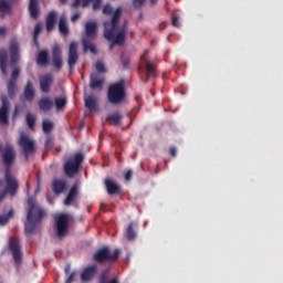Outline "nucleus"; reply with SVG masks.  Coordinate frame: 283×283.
<instances>
[{
  "label": "nucleus",
  "instance_id": "nucleus-1",
  "mask_svg": "<svg viewBox=\"0 0 283 283\" xmlns=\"http://www.w3.org/2000/svg\"><path fill=\"white\" fill-rule=\"evenodd\" d=\"M45 218V210L39 206L35 197L28 198V211H27V222L24 224V232L27 235H32L36 233V229L41 227Z\"/></svg>",
  "mask_w": 283,
  "mask_h": 283
},
{
  "label": "nucleus",
  "instance_id": "nucleus-2",
  "mask_svg": "<svg viewBox=\"0 0 283 283\" xmlns=\"http://www.w3.org/2000/svg\"><path fill=\"white\" fill-rule=\"evenodd\" d=\"M120 14H123V8L119 7L113 13L112 21L104 23V36L107 39V41L113 43L111 45V50L114 48V45H123V43H125V24L123 29H118Z\"/></svg>",
  "mask_w": 283,
  "mask_h": 283
},
{
  "label": "nucleus",
  "instance_id": "nucleus-3",
  "mask_svg": "<svg viewBox=\"0 0 283 283\" xmlns=\"http://www.w3.org/2000/svg\"><path fill=\"white\" fill-rule=\"evenodd\" d=\"M125 78L119 80L108 86L107 101L111 105H123L127 101V92L125 91Z\"/></svg>",
  "mask_w": 283,
  "mask_h": 283
},
{
  "label": "nucleus",
  "instance_id": "nucleus-4",
  "mask_svg": "<svg viewBox=\"0 0 283 283\" xmlns=\"http://www.w3.org/2000/svg\"><path fill=\"white\" fill-rule=\"evenodd\" d=\"M96 34H98V23H96V21L87 22L85 24V35L82 39L84 52H90L91 54H98L96 44L92 42L94 41V39H96Z\"/></svg>",
  "mask_w": 283,
  "mask_h": 283
},
{
  "label": "nucleus",
  "instance_id": "nucleus-5",
  "mask_svg": "<svg viewBox=\"0 0 283 283\" xmlns=\"http://www.w3.org/2000/svg\"><path fill=\"white\" fill-rule=\"evenodd\" d=\"M7 187L2 179H0V202H3V199L8 193L10 196H17L19 191V181L12 177L11 172H6Z\"/></svg>",
  "mask_w": 283,
  "mask_h": 283
},
{
  "label": "nucleus",
  "instance_id": "nucleus-6",
  "mask_svg": "<svg viewBox=\"0 0 283 283\" xmlns=\"http://www.w3.org/2000/svg\"><path fill=\"white\" fill-rule=\"evenodd\" d=\"M18 145L22 149V156H24L25 160H30V156L36 154V142L25 133L20 134Z\"/></svg>",
  "mask_w": 283,
  "mask_h": 283
},
{
  "label": "nucleus",
  "instance_id": "nucleus-7",
  "mask_svg": "<svg viewBox=\"0 0 283 283\" xmlns=\"http://www.w3.org/2000/svg\"><path fill=\"white\" fill-rule=\"evenodd\" d=\"M118 255H120L119 249H115L114 252H112L109 247H103L94 253L93 260L98 262V264H104V262H116Z\"/></svg>",
  "mask_w": 283,
  "mask_h": 283
},
{
  "label": "nucleus",
  "instance_id": "nucleus-8",
  "mask_svg": "<svg viewBox=\"0 0 283 283\" xmlns=\"http://www.w3.org/2000/svg\"><path fill=\"white\" fill-rule=\"evenodd\" d=\"M83 154L77 153L73 157H70L64 164V174L67 178H74L83 165Z\"/></svg>",
  "mask_w": 283,
  "mask_h": 283
},
{
  "label": "nucleus",
  "instance_id": "nucleus-9",
  "mask_svg": "<svg viewBox=\"0 0 283 283\" xmlns=\"http://www.w3.org/2000/svg\"><path fill=\"white\" fill-rule=\"evenodd\" d=\"M17 160V151L12 145H7L2 153V163L6 169V174H11L12 165Z\"/></svg>",
  "mask_w": 283,
  "mask_h": 283
},
{
  "label": "nucleus",
  "instance_id": "nucleus-10",
  "mask_svg": "<svg viewBox=\"0 0 283 283\" xmlns=\"http://www.w3.org/2000/svg\"><path fill=\"white\" fill-rule=\"evenodd\" d=\"M56 231L57 238H65L67 235V231H70V214L62 213L56 219Z\"/></svg>",
  "mask_w": 283,
  "mask_h": 283
},
{
  "label": "nucleus",
  "instance_id": "nucleus-11",
  "mask_svg": "<svg viewBox=\"0 0 283 283\" xmlns=\"http://www.w3.org/2000/svg\"><path fill=\"white\" fill-rule=\"evenodd\" d=\"M0 125H10V99L7 96L1 97Z\"/></svg>",
  "mask_w": 283,
  "mask_h": 283
},
{
  "label": "nucleus",
  "instance_id": "nucleus-12",
  "mask_svg": "<svg viewBox=\"0 0 283 283\" xmlns=\"http://www.w3.org/2000/svg\"><path fill=\"white\" fill-rule=\"evenodd\" d=\"M9 247L15 264H21V261L23 260V253L21 252V243L19 242V239L11 238L9 241Z\"/></svg>",
  "mask_w": 283,
  "mask_h": 283
},
{
  "label": "nucleus",
  "instance_id": "nucleus-13",
  "mask_svg": "<svg viewBox=\"0 0 283 283\" xmlns=\"http://www.w3.org/2000/svg\"><path fill=\"white\" fill-rule=\"evenodd\" d=\"M10 54H11V65H15V69H13V72H21V67L17 65L19 63V42L11 41L10 44Z\"/></svg>",
  "mask_w": 283,
  "mask_h": 283
},
{
  "label": "nucleus",
  "instance_id": "nucleus-14",
  "mask_svg": "<svg viewBox=\"0 0 283 283\" xmlns=\"http://www.w3.org/2000/svg\"><path fill=\"white\" fill-rule=\"evenodd\" d=\"M96 273H98V265L93 264L86 266L81 274L82 282H92L96 276Z\"/></svg>",
  "mask_w": 283,
  "mask_h": 283
},
{
  "label": "nucleus",
  "instance_id": "nucleus-15",
  "mask_svg": "<svg viewBox=\"0 0 283 283\" xmlns=\"http://www.w3.org/2000/svg\"><path fill=\"white\" fill-rule=\"evenodd\" d=\"M76 61H78V43L72 42L69 49V65L71 69L76 65Z\"/></svg>",
  "mask_w": 283,
  "mask_h": 283
},
{
  "label": "nucleus",
  "instance_id": "nucleus-16",
  "mask_svg": "<svg viewBox=\"0 0 283 283\" xmlns=\"http://www.w3.org/2000/svg\"><path fill=\"white\" fill-rule=\"evenodd\" d=\"M105 83V77L101 75V73H92L90 87L91 90H103V85Z\"/></svg>",
  "mask_w": 283,
  "mask_h": 283
},
{
  "label": "nucleus",
  "instance_id": "nucleus-17",
  "mask_svg": "<svg viewBox=\"0 0 283 283\" xmlns=\"http://www.w3.org/2000/svg\"><path fill=\"white\" fill-rule=\"evenodd\" d=\"M52 191L55 196H61L67 191V180L65 179H55L52 184Z\"/></svg>",
  "mask_w": 283,
  "mask_h": 283
},
{
  "label": "nucleus",
  "instance_id": "nucleus-18",
  "mask_svg": "<svg viewBox=\"0 0 283 283\" xmlns=\"http://www.w3.org/2000/svg\"><path fill=\"white\" fill-rule=\"evenodd\" d=\"M102 1L103 0H75L72 8H78V6H82V8H87L88 3H93L94 10H99Z\"/></svg>",
  "mask_w": 283,
  "mask_h": 283
},
{
  "label": "nucleus",
  "instance_id": "nucleus-19",
  "mask_svg": "<svg viewBox=\"0 0 283 283\" xmlns=\"http://www.w3.org/2000/svg\"><path fill=\"white\" fill-rule=\"evenodd\" d=\"M35 95L36 92L34 91V84L32 83V81H28L23 92L24 101L32 103V101H34Z\"/></svg>",
  "mask_w": 283,
  "mask_h": 283
},
{
  "label": "nucleus",
  "instance_id": "nucleus-20",
  "mask_svg": "<svg viewBox=\"0 0 283 283\" xmlns=\"http://www.w3.org/2000/svg\"><path fill=\"white\" fill-rule=\"evenodd\" d=\"M77 196H78V184H74L64 200V205L66 207H70V205H74V200H76Z\"/></svg>",
  "mask_w": 283,
  "mask_h": 283
},
{
  "label": "nucleus",
  "instance_id": "nucleus-21",
  "mask_svg": "<svg viewBox=\"0 0 283 283\" xmlns=\"http://www.w3.org/2000/svg\"><path fill=\"white\" fill-rule=\"evenodd\" d=\"M29 12L31 19H39V15L41 14V9L39 8V0H30Z\"/></svg>",
  "mask_w": 283,
  "mask_h": 283
},
{
  "label": "nucleus",
  "instance_id": "nucleus-22",
  "mask_svg": "<svg viewBox=\"0 0 283 283\" xmlns=\"http://www.w3.org/2000/svg\"><path fill=\"white\" fill-rule=\"evenodd\" d=\"M105 187H106L107 193L109 196H116V193H118V191H120V186H118V184H116L112 179L105 180Z\"/></svg>",
  "mask_w": 283,
  "mask_h": 283
},
{
  "label": "nucleus",
  "instance_id": "nucleus-23",
  "mask_svg": "<svg viewBox=\"0 0 283 283\" xmlns=\"http://www.w3.org/2000/svg\"><path fill=\"white\" fill-rule=\"evenodd\" d=\"M54 80L52 78V75H44L40 78V87L41 91L44 92V94H48L50 92V86L52 85V82Z\"/></svg>",
  "mask_w": 283,
  "mask_h": 283
},
{
  "label": "nucleus",
  "instance_id": "nucleus-24",
  "mask_svg": "<svg viewBox=\"0 0 283 283\" xmlns=\"http://www.w3.org/2000/svg\"><path fill=\"white\" fill-rule=\"evenodd\" d=\"M84 103L85 107L90 109V112H95L98 98L96 96L88 95L84 98Z\"/></svg>",
  "mask_w": 283,
  "mask_h": 283
},
{
  "label": "nucleus",
  "instance_id": "nucleus-25",
  "mask_svg": "<svg viewBox=\"0 0 283 283\" xmlns=\"http://www.w3.org/2000/svg\"><path fill=\"white\" fill-rule=\"evenodd\" d=\"M38 105L42 112H50L52 109V105H54V102H52L49 97H43L38 102Z\"/></svg>",
  "mask_w": 283,
  "mask_h": 283
},
{
  "label": "nucleus",
  "instance_id": "nucleus-26",
  "mask_svg": "<svg viewBox=\"0 0 283 283\" xmlns=\"http://www.w3.org/2000/svg\"><path fill=\"white\" fill-rule=\"evenodd\" d=\"M56 23V11H51L46 17V30L52 32Z\"/></svg>",
  "mask_w": 283,
  "mask_h": 283
},
{
  "label": "nucleus",
  "instance_id": "nucleus-27",
  "mask_svg": "<svg viewBox=\"0 0 283 283\" xmlns=\"http://www.w3.org/2000/svg\"><path fill=\"white\" fill-rule=\"evenodd\" d=\"M106 120L109 123V125L118 127V125H120V120H123V115L120 113H113L106 116Z\"/></svg>",
  "mask_w": 283,
  "mask_h": 283
},
{
  "label": "nucleus",
  "instance_id": "nucleus-28",
  "mask_svg": "<svg viewBox=\"0 0 283 283\" xmlns=\"http://www.w3.org/2000/svg\"><path fill=\"white\" fill-rule=\"evenodd\" d=\"M8 67V51L6 49L0 50V70L6 72Z\"/></svg>",
  "mask_w": 283,
  "mask_h": 283
},
{
  "label": "nucleus",
  "instance_id": "nucleus-29",
  "mask_svg": "<svg viewBox=\"0 0 283 283\" xmlns=\"http://www.w3.org/2000/svg\"><path fill=\"white\" fill-rule=\"evenodd\" d=\"M19 72H12V78L8 84V92L10 96L14 95V90H17V78H19Z\"/></svg>",
  "mask_w": 283,
  "mask_h": 283
},
{
  "label": "nucleus",
  "instance_id": "nucleus-30",
  "mask_svg": "<svg viewBox=\"0 0 283 283\" xmlns=\"http://www.w3.org/2000/svg\"><path fill=\"white\" fill-rule=\"evenodd\" d=\"M59 30L61 34H70V29L67 28V18L62 14L59 22Z\"/></svg>",
  "mask_w": 283,
  "mask_h": 283
},
{
  "label": "nucleus",
  "instance_id": "nucleus-31",
  "mask_svg": "<svg viewBox=\"0 0 283 283\" xmlns=\"http://www.w3.org/2000/svg\"><path fill=\"white\" fill-rule=\"evenodd\" d=\"M134 222H130L126 229V238L127 240H136V230H134Z\"/></svg>",
  "mask_w": 283,
  "mask_h": 283
},
{
  "label": "nucleus",
  "instance_id": "nucleus-32",
  "mask_svg": "<svg viewBox=\"0 0 283 283\" xmlns=\"http://www.w3.org/2000/svg\"><path fill=\"white\" fill-rule=\"evenodd\" d=\"M48 51H41L38 55V65H48Z\"/></svg>",
  "mask_w": 283,
  "mask_h": 283
},
{
  "label": "nucleus",
  "instance_id": "nucleus-33",
  "mask_svg": "<svg viewBox=\"0 0 283 283\" xmlns=\"http://www.w3.org/2000/svg\"><path fill=\"white\" fill-rule=\"evenodd\" d=\"M42 129L44 134H51L54 129V123L50 122L49 119H44L42 123Z\"/></svg>",
  "mask_w": 283,
  "mask_h": 283
},
{
  "label": "nucleus",
  "instance_id": "nucleus-34",
  "mask_svg": "<svg viewBox=\"0 0 283 283\" xmlns=\"http://www.w3.org/2000/svg\"><path fill=\"white\" fill-rule=\"evenodd\" d=\"M65 105H67V98L66 97L55 98V107L59 112H61V109H65Z\"/></svg>",
  "mask_w": 283,
  "mask_h": 283
},
{
  "label": "nucleus",
  "instance_id": "nucleus-35",
  "mask_svg": "<svg viewBox=\"0 0 283 283\" xmlns=\"http://www.w3.org/2000/svg\"><path fill=\"white\" fill-rule=\"evenodd\" d=\"M0 12L3 14L10 12V3L6 0H0Z\"/></svg>",
  "mask_w": 283,
  "mask_h": 283
},
{
  "label": "nucleus",
  "instance_id": "nucleus-36",
  "mask_svg": "<svg viewBox=\"0 0 283 283\" xmlns=\"http://www.w3.org/2000/svg\"><path fill=\"white\" fill-rule=\"evenodd\" d=\"M27 123H28L29 129H34V126L36 125V117L29 113L27 115Z\"/></svg>",
  "mask_w": 283,
  "mask_h": 283
},
{
  "label": "nucleus",
  "instance_id": "nucleus-37",
  "mask_svg": "<svg viewBox=\"0 0 283 283\" xmlns=\"http://www.w3.org/2000/svg\"><path fill=\"white\" fill-rule=\"evenodd\" d=\"M12 216H14V211L10 210L8 212V214H2L0 216V224H8V222L10 221V218H12Z\"/></svg>",
  "mask_w": 283,
  "mask_h": 283
},
{
  "label": "nucleus",
  "instance_id": "nucleus-38",
  "mask_svg": "<svg viewBox=\"0 0 283 283\" xmlns=\"http://www.w3.org/2000/svg\"><path fill=\"white\" fill-rule=\"evenodd\" d=\"M156 76V72H144V73H140V78L142 81H149V78H155Z\"/></svg>",
  "mask_w": 283,
  "mask_h": 283
},
{
  "label": "nucleus",
  "instance_id": "nucleus-39",
  "mask_svg": "<svg viewBox=\"0 0 283 283\" xmlns=\"http://www.w3.org/2000/svg\"><path fill=\"white\" fill-rule=\"evenodd\" d=\"M108 275H109V271L108 270L103 271L101 273V275H99L98 283H107V282H109V280H107Z\"/></svg>",
  "mask_w": 283,
  "mask_h": 283
},
{
  "label": "nucleus",
  "instance_id": "nucleus-40",
  "mask_svg": "<svg viewBox=\"0 0 283 283\" xmlns=\"http://www.w3.org/2000/svg\"><path fill=\"white\" fill-rule=\"evenodd\" d=\"M44 147H45V149H52V147H54V137L48 136Z\"/></svg>",
  "mask_w": 283,
  "mask_h": 283
},
{
  "label": "nucleus",
  "instance_id": "nucleus-41",
  "mask_svg": "<svg viewBox=\"0 0 283 283\" xmlns=\"http://www.w3.org/2000/svg\"><path fill=\"white\" fill-rule=\"evenodd\" d=\"M53 65L55 70H61L63 67V60L61 57H53Z\"/></svg>",
  "mask_w": 283,
  "mask_h": 283
},
{
  "label": "nucleus",
  "instance_id": "nucleus-42",
  "mask_svg": "<svg viewBox=\"0 0 283 283\" xmlns=\"http://www.w3.org/2000/svg\"><path fill=\"white\" fill-rule=\"evenodd\" d=\"M157 1L158 0H150V3H153L154 6ZM144 4H145V0H134L135 8H143Z\"/></svg>",
  "mask_w": 283,
  "mask_h": 283
},
{
  "label": "nucleus",
  "instance_id": "nucleus-43",
  "mask_svg": "<svg viewBox=\"0 0 283 283\" xmlns=\"http://www.w3.org/2000/svg\"><path fill=\"white\" fill-rule=\"evenodd\" d=\"M61 57V46L54 45L53 46V59Z\"/></svg>",
  "mask_w": 283,
  "mask_h": 283
},
{
  "label": "nucleus",
  "instance_id": "nucleus-44",
  "mask_svg": "<svg viewBox=\"0 0 283 283\" xmlns=\"http://www.w3.org/2000/svg\"><path fill=\"white\" fill-rule=\"evenodd\" d=\"M95 70L96 72H105V64H103L101 61L96 62Z\"/></svg>",
  "mask_w": 283,
  "mask_h": 283
},
{
  "label": "nucleus",
  "instance_id": "nucleus-45",
  "mask_svg": "<svg viewBox=\"0 0 283 283\" xmlns=\"http://www.w3.org/2000/svg\"><path fill=\"white\" fill-rule=\"evenodd\" d=\"M172 25L174 28H180V18L178 15L172 17Z\"/></svg>",
  "mask_w": 283,
  "mask_h": 283
},
{
  "label": "nucleus",
  "instance_id": "nucleus-46",
  "mask_svg": "<svg viewBox=\"0 0 283 283\" xmlns=\"http://www.w3.org/2000/svg\"><path fill=\"white\" fill-rule=\"evenodd\" d=\"M146 70H147V72H154V71H156V64H155V63H151V62H147V63H146Z\"/></svg>",
  "mask_w": 283,
  "mask_h": 283
},
{
  "label": "nucleus",
  "instance_id": "nucleus-47",
  "mask_svg": "<svg viewBox=\"0 0 283 283\" xmlns=\"http://www.w3.org/2000/svg\"><path fill=\"white\" fill-rule=\"evenodd\" d=\"M112 12H114V9L112 8V6L106 4V6L103 8V13H104V14H112Z\"/></svg>",
  "mask_w": 283,
  "mask_h": 283
},
{
  "label": "nucleus",
  "instance_id": "nucleus-48",
  "mask_svg": "<svg viewBox=\"0 0 283 283\" xmlns=\"http://www.w3.org/2000/svg\"><path fill=\"white\" fill-rule=\"evenodd\" d=\"M134 178V171L133 170H127L125 174V180L126 182H129Z\"/></svg>",
  "mask_w": 283,
  "mask_h": 283
},
{
  "label": "nucleus",
  "instance_id": "nucleus-49",
  "mask_svg": "<svg viewBox=\"0 0 283 283\" xmlns=\"http://www.w3.org/2000/svg\"><path fill=\"white\" fill-rule=\"evenodd\" d=\"M41 34V25L36 24L34 28V41L36 43V38Z\"/></svg>",
  "mask_w": 283,
  "mask_h": 283
},
{
  "label": "nucleus",
  "instance_id": "nucleus-50",
  "mask_svg": "<svg viewBox=\"0 0 283 283\" xmlns=\"http://www.w3.org/2000/svg\"><path fill=\"white\" fill-rule=\"evenodd\" d=\"M81 19V12H76L75 14L72 15L71 20L73 23H76Z\"/></svg>",
  "mask_w": 283,
  "mask_h": 283
},
{
  "label": "nucleus",
  "instance_id": "nucleus-51",
  "mask_svg": "<svg viewBox=\"0 0 283 283\" xmlns=\"http://www.w3.org/2000/svg\"><path fill=\"white\" fill-rule=\"evenodd\" d=\"M76 273L72 272L69 277L66 279L65 283H72L74 282V277H75Z\"/></svg>",
  "mask_w": 283,
  "mask_h": 283
},
{
  "label": "nucleus",
  "instance_id": "nucleus-52",
  "mask_svg": "<svg viewBox=\"0 0 283 283\" xmlns=\"http://www.w3.org/2000/svg\"><path fill=\"white\" fill-rule=\"evenodd\" d=\"M21 112V106L17 105L13 112V118H17L19 116V113Z\"/></svg>",
  "mask_w": 283,
  "mask_h": 283
},
{
  "label": "nucleus",
  "instance_id": "nucleus-53",
  "mask_svg": "<svg viewBox=\"0 0 283 283\" xmlns=\"http://www.w3.org/2000/svg\"><path fill=\"white\" fill-rule=\"evenodd\" d=\"M177 153H178V150L176 149V147L170 148V156H172V158H176Z\"/></svg>",
  "mask_w": 283,
  "mask_h": 283
},
{
  "label": "nucleus",
  "instance_id": "nucleus-54",
  "mask_svg": "<svg viewBox=\"0 0 283 283\" xmlns=\"http://www.w3.org/2000/svg\"><path fill=\"white\" fill-rule=\"evenodd\" d=\"M6 32H7L6 27H1L0 28V36H6Z\"/></svg>",
  "mask_w": 283,
  "mask_h": 283
},
{
  "label": "nucleus",
  "instance_id": "nucleus-55",
  "mask_svg": "<svg viewBox=\"0 0 283 283\" xmlns=\"http://www.w3.org/2000/svg\"><path fill=\"white\" fill-rule=\"evenodd\" d=\"M106 283H120V281H118V277H114L108 280Z\"/></svg>",
  "mask_w": 283,
  "mask_h": 283
},
{
  "label": "nucleus",
  "instance_id": "nucleus-56",
  "mask_svg": "<svg viewBox=\"0 0 283 283\" xmlns=\"http://www.w3.org/2000/svg\"><path fill=\"white\" fill-rule=\"evenodd\" d=\"M122 63H123L124 67H127L129 65V60L123 59Z\"/></svg>",
  "mask_w": 283,
  "mask_h": 283
},
{
  "label": "nucleus",
  "instance_id": "nucleus-57",
  "mask_svg": "<svg viewBox=\"0 0 283 283\" xmlns=\"http://www.w3.org/2000/svg\"><path fill=\"white\" fill-rule=\"evenodd\" d=\"M167 77V73H163V78H166Z\"/></svg>",
  "mask_w": 283,
  "mask_h": 283
},
{
  "label": "nucleus",
  "instance_id": "nucleus-58",
  "mask_svg": "<svg viewBox=\"0 0 283 283\" xmlns=\"http://www.w3.org/2000/svg\"><path fill=\"white\" fill-rule=\"evenodd\" d=\"M11 3H14V2H17V1H19V0H9Z\"/></svg>",
  "mask_w": 283,
  "mask_h": 283
},
{
  "label": "nucleus",
  "instance_id": "nucleus-59",
  "mask_svg": "<svg viewBox=\"0 0 283 283\" xmlns=\"http://www.w3.org/2000/svg\"><path fill=\"white\" fill-rule=\"evenodd\" d=\"M60 1H61V3H66L67 0H60Z\"/></svg>",
  "mask_w": 283,
  "mask_h": 283
},
{
  "label": "nucleus",
  "instance_id": "nucleus-60",
  "mask_svg": "<svg viewBox=\"0 0 283 283\" xmlns=\"http://www.w3.org/2000/svg\"><path fill=\"white\" fill-rule=\"evenodd\" d=\"M0 151H1V145H0Z\"/></svg>",
  "mask_w": 283,
  "mask_h": 283
}]
</instances>
